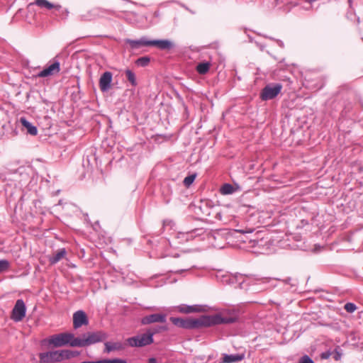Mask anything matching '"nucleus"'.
<instances>
[{"instance_id": "f257e3e1", "label": "nucleus", "mask_w": 363, "mask_h": 363, "mask_svg": "<svg viewBox=\"0 0 363 363\" xmlns=\"http://www.w3.org/2000/svg\"><path fill=\"white\" fill-rule=\"evenodd\" d=\"M78 355L79 352L77 351L62 350L40 353L39 359L40 363H55L69 359Z\"/></svg>"}, {"instance_id": "f03ea898", "label": "nucleus", "mask_w": 363, "mask_h": 363, "mask_svg": "<svg viewBox=\"0 0 363 363\" xmlns=\"http://www.w3.org/2000/svg\"><path fill=\"white\" fill-rule=\"evenodd\" d=\"M108 335L102 330L88 332L82 335L81 337H77L72 342L73 347H85L89 345L101 342L108 338Z\"/></svg>"}, {"instance_id": "7ed1b4c3", "label": "nucleus", "mask_w": 363, "mask_h": 363, "mask_svg": "<svg viewBox=\"0 0 363 363\" xmlns=\"http://www.w3.org/2000/svg\"><path fill=\"white\" fill-rule=\"evenodd\" d=\"M170 320L172 323L179 328L184 329H199L204 327L203 315L199 318H181L171 317Z\"/></svg>"}, {"instance_id": "20e7f679", "label": "nucleus", "mask_w": 363, "mask_h": 363, "mask_svg": "<svg viewBox=\"0 0 363 363\" xmlns=\"http://www.w3.org/2000/svg\"><path fill=\"white\" fill-rule=\"evenodd\" d=\"M77 337H75L72 333H62L50 336L48 340V343L55 347H60L67 345L73 347L72 342H74V340Z\"/></svg>"}, {"instance_id": "39448f33", "label": "nucleus", "mask_w": 363, "mask_h": 363, "mask_svg": "<svg viewBox=\"0 0 363 363\" xmlns=\"http://www.w3.org/2000/svg\"><path fill=\"white\" fill-rule=\"evenodd\" d=\"M151 335L146 330L145 333L129 337L126 341L131 347H142L153 342V337H151Z\"/></svg>"}, {"instance_id": "423d86ee", "label": "nucleus", "mask_w": 363, "mask_h": 363, "mask_svg": "<svg viewBox=\"0 0 363 363\" xmlns=\"http://www.w3.org/2000/svg\"><path fill=\"white\" fill-rule=\"evenodd\" d=\"M282 85L279 83L269 84L266 85L260 93V98L263 101L274 99L281 91Z\"/></svg>"}, {"instance_id": "0eeeda50", "label": "nucleus", "mask_w": 363, "mask_h": 363, "mask_svg": "<svg viewBox=\"0 0 363 363\" xmlns=\"http://www.w3.org/2000/svg\"><path fill=\"white\" fill-rule=\"evenodd\" d=\"M204 327H209L214 325L222 323H233L236 320L235 318L233 317H222L219 315H203Z\"/></svg>"}, {"instance_id": "6e6552de", "label": "nucleus", "mask_w": 363, "mask_h": 363, "mask_svg": "<svg viewBox=\"0 0 363 363\" xmlns=\"http://www.w3.org/2000/svg\"><path fill=\"white\" fill-rule=\"evenodd\" d=\"M26 307L22 299H18L12 310L11 318L15 322H19L26 316Z\"/></svg>"}, {"instance_id": "1a4fd4ad", "label": "nucleus", "mask_w": 363, "mask_h": 363, "mask_svg": "<svg viewBox=\"0 0 363 363\" xmlns=\"http://www.w3.org/2000/svg\"><path fill=\"white\" fill-rule=\"evenodd\" d=\"M167 321V315L164 313H153L145 315L141 319L142 325H149L155 323H164Z\"/></svg>"}, {"instance_id": "9d476101", "label": "nucleus", "mask_w": 363, "mask_h": 363, "mask_svg": "<svg viewBox=\"0 0 363 363\" xmlns=\"http://www.w3.org/2000/svg\"><path fill=\"white\" fill-rule=\"evenodd\" d=\"M60 71V65L57 61L54 62L52 64L50 65L48 67H45L42 71H40L37 77H46L49 76H52L55 74H57Z\"/></svg>"}, {"instance_id": "9b49d317", "label": "nucleus", "mask_w": 363, "mask_h": 363, "mask_svg": "<svg viewBox=\"0 0 363 363\" xmlns=\"http://www.w3.org/2000/svg\"><path fill=\"white\" fill-rule=\"evenodd\" d=\"M113 74L111 72H105L99 79V87L102 92L108 91L111 87Z\"/></svg>"}, {"instance_id": "f8f14e48", "label": "nucleus", "mask_w": 363, "mask_h": 363, "mask_svg": "<svg viewBox=\"0 0 363 363\" xmlns=\"http://www.w3.org/2000/svg\"><path fill=\"white\" fill-rule=\"evenodd\" d=\"M88 323L87 316L83 311H77L73 314V325L75 329L86 325Z\"/></svg>"}, {"instance_id": "ddd939ff", "label": "nucleus", "mask_w": 363, "mask_h": 363, "mask_svg": "<svg viewBox=\"0 0 363 363\" xmlns=\"http://www.w3.org/2000/svg\"><path fill=\"white\" fill-rule=\"evenodd\" d=\"M150 46H155L162 50H169L174 47V43L169 40H150Z\"/></svg>"}, {"instance_id": "4468645a", "label": "nucleus", "mask_w": 363, "mask_h": 363, "mask_svg": "<svg viewBox=\"0 0 363 363\" xmlns=\"http://www.w3.org/2000/svg\"><path fill=\"white\" fill-rule=\"evenodd\" d=\"M125 42L132 49H138L141 46H150V40H148L146 37H142L139 40L127 39Z\"/></svg>"}, {"instance_id": "2eb2a0df", "label": "nucleus", "mask_w": 363, "mask_h": 363, "mask_svg": "<svg viewBox=\"0 0 363 363\" xmlns=\"http://www.w3.org/2000/svg\"><path fill=\"white\" fill-rule=\"evenodd\" d=\"M245 354H224L222 359L223 363H233L244 359Z\"/></svg>"}, {"instance_id": "dca6fc26", "label": "nucleus", "mask_w": 363, "mask_h": 363, "mask_svg": "<svg viewBox=\"0 0 363 363\" xmlns=\"http://www.w3.org/2000/svg\"><path fill=\"white\" fill-rule=\"evenodd\" d=\"M33 4L40 7L45 8L48 10L55 9L59 11L61 9V6L59 4H53L47 0H35Z\"/></svg>"}, {"instance_id": "f3484780", "label": "nucleus", "mask_w": 363, "mask_h": 363, "mask_svg": "<svg viewBox=\"0 0 363 363\" xmlns=\"http://www.w3.org/2000/svg\"><path fill=\"white\" fill-rule=\"evenodd\" d=\"M66 250L65 248L60 249L57 252L54 253L52 256L49 257V262L51 264H55L60 262L66 255Z\"/></svg>"}, {"instance_id": "a211bd4d", "label": "nucleus", "mask_w": 363, "mask_h": 363, "mask_svg": "<svg viewBox=\"0 0 363 363\" xmlns=\"http://www.w3.org/2000/svg\"><path fill=\"white\" fill-rule=\"evenodd\" d=\"M20 121L22 125L26 128L28 133H29L31 135H36L38 134L37 128L32 123H30L25 118H21Z\"/></svg>"}, {"instance_id": "6ab92c4d", "label": "nucleus", "mask_w": 363, "mask_h": 363, "mask_svg": "<svg viewBox=\"0 0 363 363\" xmlns=\"http://www.w3.org/2000/svg\"><path fill=\"white\" fill-rule=\"evenodd\" d=\"M178 311L182 313H191L200 311L199 306H187L182 304L178 306Z\"/></svg>"}, {"instance_id": "aec40b11", "label": "nucleus", "mask_w": 363, "mask_h": 363, "mask_svg": "<svg viewBox=\"0 0 363 363\" xmlns=\"http://www.w3.org/2000/svg\"><path fill=\"white\" fill-rule=\"evenodd\" d=\"M105 350L104 352L109 353L114 350H120L123 348L121 342H106L104 343Z\"/></svg>"}, {"instance_id": "412c9836", "label": "nucleus", "mask_w": 363, "mask_h": 363, "mask_svg": "<svg viewBox=\"0 0 363 363\" xmlns=\"http://www.w3.org/2000/svg\"><path fill=\"white\" fill-rule=\"evenodd\" d=\"M210 67L209 62H200L196 65V70L200 74H206L209 71Z\"/></svg>"}, {"instance_id": "4be33fe9", "label": "nucleus", "mask_w": 363, "mask_h": 363, "mask_svg": "<svg viewBox=\"0 0 363 363\" xmlns=\"http://www.w3.org/2000/svg\"><path fill=\"white\" fill-rule=\"evenodd\" d=\"M147 332L151 335V337H153L154 335L168 330V327L166 325H157L153 328H148Z\"/></svg>"}, {"instance_id": "5701e85b", "label": "nucleus", "mask_w": 363, "mask_h": 363, "mask_svg": "<svg viewBox=\"0 0 363 363\" xmlns=\"http://www.w3.org/2000/svg\"><path fill=\"white\" fill-rule=\"evenodd\" d=\"M125 73L127 79L130 83V84L133 86H136L138 85V82L136 80V77H135V73L129 69H125Z\"/></svg>"}, {"instance_id": "b1692460", "label": "nucleus", "mask_w": 363, "mask_h": 363, "mask_svg": "<svg viewBox=\"0 0 363 363\" xmlns=\"http://www.w3.org/2000/svg\"><path fill=\"white\" fill-rule=\"evenodd\" d=\"M220 191L223 195L230 194L233 193L234 188L230 184H225L221 186Z\"/></svg>"}, {"instance_id": "393cba45", "label": "nucleus", "mask_w": 363, "mask_h": 363, "mask_svg": "<svg viewBox=\"0 0 363 363\" xmlns=\"http://www.w3.org/2000/svg\"><path fill=\"white\" fill-rule=\"evenodd\" d=\"M150 61V58L147 56L141 57L138 58L135 63L138 66L140 67H146Z\"/></svg>"}, {"instance_id": "a878e982", "label": "nucleus", "mask_w": 363, "mask_h": 363, "mask_svg": "<svg viewBox=\"0 0 363 363\" xmlns=\"http://www.w3.org/2000/svg\"><path fill=\"white\" fill-rule=\"evenodd\" d=\"M196 177V174H191V175L186 177L183 181L184 185L186 187H189L192 184V183L194 182Z\"/></svg>"}, {"instance_id": "bb28decb", "label": "nucleus", "mask_w": 363, "mask_h": 363, "mask_svg": "<svg viewBox=\"0 0 363 363\" xmlns=\"http://www.w3.org/2000/svg\"><path fill=\"white\" fill-rule=\"evenodd\" d=\"M10 262L6 259L0 260V274L6 272L10 268Z\"/></svg>"}, {"instance_id": "cd10ccee", "label": "nucleus", "mask_w": 363, "mask_h": 363, "mask_svg": "<svg viewBox=\"0 0 363 363\" xmlns=\"http://www.w3.org/2000/svg\"><path fill=\"white\" fill-rule=\"evenodd\" d=\"M345 310L348 313H353L356 311L357 306L353 303H347L344 306Z\"/></svg>"}, {"instance_id": "c85d7f7f", "label": "nucleus", "mask_w": 363, "mask_h": 363, "mask_svg": "<svg viewBox=\"0 0 363 363\" xmlns=\"http://www.w3.org/2000/svg\"><path fill=\"white\" fill-rule=\"evenodd\" d=\"M101 363H126L123 359H101Z\"/></svg>"}, {"instance_id": "c756f323", "label": "nucleus", "mask_w": 363, "mask_h": 363, "mask_svg": "<svg viewBox=\"0 0 363 363\" xmlns=\"http://www.w3.org/2000/svg\"><path fill=\"white\" fill-rule=\"evenodd\" d=\"M332 356H333V358L336 360V361H338L341 359L342 357V353L341 352L337 350V349H335L333 352H332Z\"/></svg>"}, {"instance_id": "7c9ffc66", "label": "nucleus", "mask_w": 363, "mask_h": 363, "mask_svg": "<svg viewBox=\"0 0 363 363\" xmlns=\"http://www.w3.org/2000/svg\"><path fill=\"white\" fill-rule=\"evenodd\" d=\"M299 363H314V362L307 355L300 359Z\"/></svg>"}, {"instance_id": "2f4dec72", "label": "nucleus", "mask_w": 363, "mask_h": 363, "mask_svg": "<svg viewBox=\"0 0 363 363\" xmlns=\"http://www.w3.org/2000/svg\"><path fill=\"white\" fill-rule=\"evenodd\" d=\"M236 232H238V233H252L253 232V230L250 228V229H243V228H239V229H235V230Z\"/></svg>"}, {"instance_id": "473e14b6", "label": "nucleus", "mask_w": 363, "mask_h": 363, "mask_svg": "<svg viewBox=\"0 0 363 363\" xmlns=\"http://www.w3.org/2000/svg\"><path fill=\"white\" fill-rule=\"evenodd\" d=\"M330 356H332V352L330 351H326L325 352H323L320 355L321 358L323 359H328Z\"/></svg>"}, {"instance_id": "72a5a7b5", "label": "nucleus", "mask_w": 363, "mask_h": 363, "mask_svg": "<svg viewBox=\"0 0 363 363\" xmlns=\"http://www.w3.org/2000/svg\"><path fill=\"white\" fill-rule=\"evenodd\" d=\"M149 363H157V359L155 357H151L148 359Z\"/></svg>"}, {"instance_id": "f704fd0d", "label": "nucleus", "mask_w": 363, "mask_h": 363, "mask_svg": "<svg viewBox=\"0 0 363 363\" xmlns=\"http://www.w3.org/2000/svg\"><path fill=\"white\" fill-rule=\"evenodd\" d=\"M81 363H101V360H97V361H86V362H82Z\"/></svg>"}, {"instance_id": "c9c22d12", "label": "nucleus", "mask_w": 363, "mask_h": 363, "mask_svg": "<svg viewBox=\"0 0 363 363\" xmlns=\"http://www.w3.org/2000/svg\"><path fill=\"white\" fill-rule=\"evenodd\" d=\"M291 278H287V279H286L283 280V281H284V283H286V284H289V283H290V281H291Z\"/></svg>"}, {"instance_id": "e433bc0d", "label": "nucleus", "mask_w": 363, "mask_h": 363, "mask_svg": "<svg viewBox=\"0 0 363 363\" xmlns=\"http://www.w3.org/2000/svg\"><path fill=\"white\" fill-rule=\"evenodd\" d=\"M186 270H188V269H186L178 270V271H176L175 273L180 274L182 272L186 271Z\"/></svg>"}, {"instance_id": "4c0bfd02", "label": "nucleus", "mask_w": 363, "mask_h": 363, "mask_svg": "<svg viewBox=\"0 0 363 363\" xmlns=\"http://www.w3.org/2000/svg\"><path fill=\"white\" fill-rule=\"evenodd\" d=\"M196 230H193L191 233H194L196 232Z\"/></svg>"}, {"instance_id": "58836bf2", "label": "nucleus", "mask_w": 363, "mask_h": 363, "mask_svg": "<svg viewBox=\"0 0 363 363\" xmlns=\"http://www.w3.org/2000/svg\"><path fill=\"white\" fill-rule=\"evenodd\" d=\"M260 281H262V282H263V280H264V278H262L261 279H259Z\"/></svg>"}]
</instances>
